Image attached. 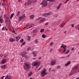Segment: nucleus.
<instances>
[{
  "instance_id": "bf43d9fd",
  "label": "nucleus",
  "mask_w": 79,
  "mask_h": 79,
  "mask_svg": "<svg viewBox=\"0 0 79 79\" xmlns=\"http://www.w3.org/2000/svg\"><path fill=\"white\" fill-rule=\"evenodd\" d=\"M52 71H53V72H55V70L54 69H53L52 70Z\"/></svg>"
},
{
  "instance_id": "5701e85b",
  "label": "nucleus",
  "mask_w": 79,
  "mask_h": 79,
  "mask_svg": "<svg viewBox=\"0 0 79 79\" xmlns=\"http://www.w3.org/2000/svg\"><path fill=\"white\" fill-rule=\"evenodd\" d=\"M19 39H20V37H16V41H18V40H19Z\"/></svg>"
},
{
  "instance_id": "e2e57ef3",
  "label": "nucleus",
  "mask_w": 79,
  "mask_h": 79,
  "mask_svg": "<svg viewBox=\"0 0 79 79\" xmlns=\"http://www.w3.org/2000/svg\"><path fill=\"white\" fill-rule=\"evenodd\" d=\"M5 30H6V31H8V29L6 28V27Z\"/></svg>"
},
{
  "instance_id": "c9c22d12",
  "label": "nucleus",
  "mask_w": 79,
  "mask_h": 79,
  "mask_svg": "<svg viewBox=\"0 0 79 79\" xmlns=\"http://www.w3.org/2000/svg\"><path fill=\"white\" fill-rule=\"evenodd\" d=\"M24 44H25V42H23L22 43V44H21V46L22 47V46H23V45H24Z\"/></svg>"
},
{
  "instance_id": "0eeeda50",
  "label": "nucleus",
  "mask_w": 79,
  "mask_h": 79,
  "mask_svg": "<svg viewBox=\"0 0 79 79\" xmlns=\"http://www.w3.org/2000/svg\"><path fill=\"white\" fill-rule=\"evenodd\" d=\"M38 64H39V63H37V62H34L32 63V66H37V68H38L39 66V65H38Z\"/></svg>"
},
{
  "instance_id": "f3484780",
  "label": "nucleus",
  "mask_w": 79,
  "mask_h": 79,
  "mask_svg": "<svg viewBox=\"0 0 79 79\" xmlns=\"http://www.w3.org/2000/svg\"><path fill=\"white\" fill-rule=\"evenodd\" d=\"M30 3H35L36 2V0H30Z\"/></svg>"
},
{
  "instance_id": "a19ab883",
  "label": "nucleus",
  "mask_w": 79,
  "mask_h": 79,
  "mask_svg": "<svg viewBox=\"0 0 79 79\" xmlns=\"http://www.w3.org/2000/svg\"><path fill=\"white\" fill-rule=\"evenodd\" d=\"M24 40H23V39H21V40H20V42H23V41Z\"/></svg>"
},
{
  "instance_id": "2eb2a0df",
  "label": "nucleus",
  "mask_w": 79,
  "mask_h": 79,
  "mask_svg": "<svg viewBox=\"0 0 79 79\" xmlns=\"http://www.w3.org/2000/svg\"><path fill=\"white\" fill-rule=\"evenodd\" d=\"M62 5V3H60V4L57 7V9L58 10V9H59L60 7Z\"/></svg>"
},
{
  "instance_id": "052dcab7",
  "label": "nucleus",
  "mask_w": 79,
  "mask_h": 79,
  "mask_svg": "<svg viewBox=\"0 0 79 79\" xmlns=\"http://www.w3.org/2000/svg\"><path fill=\"white\" fill-rule=\"evenodd\" d=\"M70 56V54H69L68 56H67V57H69Z\"/></svg>"
},
{
  "instance_id": "c756f323",
  "label": "nucleus",
  "mask_w": 79,
  "mask_h": 79,
  "mask_svg": "<svg viewBox=\"0 0 79 79\" xmlns=\"http://www.w3.org/2000/svg\"><path fill=\"white\" fill-rule=\"evenodd\" d=\"M27 39L28 40H30V36L28 35L27 36Z\"/></svg>"
},
{
  "instance_id": "79ce46f5",
  "label": "nucleus",
  "mask_w": 79,
  "mask_h": 79,
  "mask_svg": "<svg viewBox=\"0 0 79 79\" xmlns=\"http://www.w3.org/2000/svg\"><path fill=\"white\" fill-rule=\"evenodd\" d=\"M38 41L37 40H36L35 41V43H37V42H38Z\"/></svg>"
},
{
  "instance_id": "de8ad7c7",
  "label": "nucleus",
  "mask_w": 79,
  "mask_h": 79,
  "mask_svg": "<svg viewBox=\"0 0 79 79\" xmlns=\"http://www.w3.org/2000/svg\"><path fill=\"white\" fill-rule=\"evenodd\" d=\"M69 0H66V2H64V3H66V2H68Z\"/></svg>"
},
{
  "instance_id": "f03ea898",
  "label": "nucleus",
  "mask_w": 79,
  "mask_h": 79,
  "mask_svg": "<svg viewBox=\"0 0 79 79\" xmlns=\"http://www.w3.org/2000/svg\"><path fill=\"white\" fill-rule=\"evenodd\" d=\"M46 71H47V70L46 69H45L43 70L41 74V75L42 77L47 75V74H48L46 72Z\"/></svg>"
},
{
  "instance_id": "603ef678",
  "label": "nucleus",
  "mask_w": 79,
  "mask_h": 79,
  "mask_svg": "<svg viewBox=\"0 0 79 79\" xmlns=\"http://www.w3.org/2000/svg\"><path fill=\"white\" fill-rule=\"evenodd\" d=\"M1 68L3 69V68L4 69L3 65H2L1 66Z\"/></svg>"
},
{
  "instance_id": "393cba45",
  "label": "nucleus",
  "mask_w": 79,
  "mask_h": 79,
  "mask_svg": "<svg viewBox=\"0 0 79 79\" xmlns=\"http://www.w3.org/2000/svg\"><path fill=\"white\" fill-rule=\"evenodd\" d=\"M46 37V36L45 35L43 34L42 35V37H43V38H45Z\"/></svg>"
},
{
  "instance_id": "39448f33",
  "label": "nucleus",
  "mask_w": 79,
  "mask_h": 79,
  "mask_svg": "<svg viewBox=\"0 0 79 79\" xmlns=\"http://www.w3.org/2000/svg\"><path fill=\"white\" fill-rule=\"evenodd\" d=\"M5 23H6L7 24L9 25L10 24V21L9 19V18L8 17H6L5 19Z\"/></svg>"
},
{
  "instance_id": "9d476101",
  "label": "nucleus",
  "mask_w": 79,
  "mask_h": 79,
  "mask_svg": "<svg viewBox=\"0 0 79 79\" xmlns=\"http://www.w3.org/2000/svg\"><path fill=\"white\" fill-rule=\"evenodd\" d=\"M22 56L23 57H24V58H26L27 59L28 58H29V57L27 55H26L25 54H22Z\"/></svg>"
},
{
  "instance_id": "c85d7f7f",
  "label": "nucleus",
  "mask_w": 79,
  "mask_h": 79,
  "mask_svg": "<svg viewBox=\"0 0 79 79\" xmlns=\"http://www.w3.org/2000/svg\"><path fill=\"white\" fill-rule=\"evenodd\" d=\"M20 13V12L19 11H18L17 14V15H16V16H19V14Z\"/></svg>"
},
{
  "instance_id": "cd10ccee",
  "label": "nucleus",
  "mask_w": 79,
  "mask_h": 79,
  "mask_svg": "<svg viewBox=\"0 0 79 79\" xmlns=\"http://www.w3.org/2000/svg\"><path fill=\"white\" fill-rule=\"evenodd\" d=\"M31 19H33L34 18V15H31L30 16Z\"/></svg>"
},
{
  "instance_id": "338daca9",
  "label": "nucleus",
  "mask_w": 79,
  "mask_h": 79,
  "mask_svg": "<svg viewBox=\"0 0 79 79\" xmlns=\"http://www.w3.org/2000/svg\"><path fill=\"white\" fill-rule=\"evenodd\" d=\"M67 53H68L66 52H65V54H67Z\"/></svg>"
},
{
  "instance_id": "13d9d810",
  "label": "nucleus",
  "mask_w": 79,
  "mask_h": 79,
  "mask_svg": "<svg viewBox=\"0 0 79 79\" xmlns=\"http://www.w3.org/2000/svg\"><path fill=\"white\" fill-rule=\"evenodd\" d=\"M71 26L72 27H74V25L73 24Z\"/></svg>"
},
{
  "instance_id": "4d7b16f0",
  "label": "nucleus",
  "mask_w": 79,
  "mask_h": 79,
  "mask_svg": "<svg viewBox=\"0 0 79 79\" xmlns=\"http://www.w3.org/2000/svg\"><path fill=\"white\" fill-rule=\"evenodd\" d=\"M42 58V57H40V58H39V60H40V59H41Z\"/></svg>"
},
{
  "instance_id": "473e14b6",
  "label": "nucleus",
  "mask_w": 79,
  "mask_h": 79,
  "mask_svg": "<svg viewBox=\"0 0 79 79\" xmlns=\"http://www.w3.org/2000/svg\"><path fill=\"white\" fill-rule=\"evenodd\" d=\"M34 26V24H30V27H33Z\"/></svg>"
},
{
  "instance_id": "412c9836",
  "label": "nucleus",
  "mask_w": 79,
  "mask_h": 79,
  "mask_svg": "<svg viewBox=\"0 0 79 79\" xmlns=\"http://www.w3.org/2000/svg\"><path fill=\"white\" fill-rule=\"evenodd\" d=\"M37 32V30L36 29L32 31V32H33V33H35V32Z\"/></svg>"
},
{
  "instance_id": "5fc2aeb1",
  "label": "nucleus",
  "mask_w": 79,
  "mask_h": 79,
  "mask_svg": "<svg viewBox=\"0 0 79 79\" xmlns=\"http://www.w3.org/2000/svg\"><path fill=\"white\" fill-rule=\"evenodd\" d=\"M48 24V23H47L46 24H45V25L46 26H47Z\"/></svg>"
},
{
  "instance_id": "c03bdc74",
  "label": "nucleus",
  "mask_w": 79,
  "mask_h": 79,
  "mask_svg": "<svg viewBox=\"0 0 79 79\" xmlns=\"http://www.w3.org/2000/svg\"><path fill=\"white\" fill-rule=\"evenodd\" d=\"M66 52L67 53H68L69 52V50L68 49L67 51H66Z\"/></svg>"
},
{
  "instance_id": "aec40b11",
  "label": "nucleus",
  "mask_w": 79,
  "mask_h": 79,
  "mask_svg": "<svg viewBox=\"0 0 79 79\" xmlns=\"http://www.w3.org/2000/svg\"><path fill=\"white\" fill-rule=\"evenodd\" d=\"M65 24H64V23H62V24L60 25V27H63V26H64Z\"/></svg>"
},
{
  "instance_id": "ddd939ff",
  "label": "nucleus",
  "mask_w": 79,
  "mask_h": 79,
  "mask_svg": "<svg viewBox=\"0 0 79 79\" xmlns=\"http://www.w3.org/2000/svg\"><path fill=\"white\" fill-rule=\"evenodd\" d=\"M63 48H64V52H63V53H64V52H65L66 51V46H64L63 47Z\"/></svg>"
},
{
  "instance_id": "8fccbe9b",
  "label": "nucleus",
  "mask_w": 79,
  "mask_h": 79,
  "mask_svg": "<svg viewBox=\"0 0 79 79\" xmlns=\"http://www.w3.org/2000/svg\"><path fill=\"white\" fill-rule=\"evenodd\" d=\"M28 5H30V1H28L27 2Z\"/></svg>"
},
{
  "instance_id": "6e6d98bb",
  "label": "nucleus",
  "mask_w": 79,
  "mask_h": 79,
  "mask_svg": "<svg viewBox=\"0 0 79 79\" xmlns=\"http://www.w3.org/2000/svg\"><path fill=\"white\" fill-rule=\"evenodd\" d=\"M52 44H53V42H52L51 43H50V45L51 46H52Z\"/></svg>"
},
{
  "instance_id": "4468645a",
  "label": "nucleus",
  "mask_w": 79,
  "mask_h": 79,
  "mask_svg": "<svg viewBox=\"0 0 79 79\" xmlns=\"http://www.w3.org/2000/svg\"><path fill=\"white\" fill-rule=\"evenodd\" d=\"M6 62V59H4L2 61V64H4V63Z\"/></svg>"
},
{
  "instance_id": "58836bf2",
  "label": "nucleus",
  "mask_w": 79,
  "mask_h": 79,
  "mask_svg": "<svg viewBox=\"0 0 79 79\" xmlns=\"http://www.w3.org/2000/svg\"><path fill=\"white\" fill-rule=\"evenodd\" d=\"M27 29H29V28H30V25H28L27 26Z\"/></svg>"
},
{
  "instance_id": "69168bd1",
  "label": "nucleus",
  "mask_w": 79,
  "mask_h": 79,
  "mask_svg": "<svg viewBox=\"0 0 79 79\" xmlns=\"http://www.w3.org/2000/svg\"><path fill=\"white\" fill-rule=\"evenodd\" d=\"M52 50V49H50V52H51Z\"/></svg>"
},
{
  "instance_id": "f257e3e1",
  "label": "nucleus",
  "mask_w": 79,
  "mask_h": 79,
  "mask_svg": "<svg viewBox=\"0 0 79 79\" xmlns=\"http://www.w3.org/2000/svg\"><path fill=\"white\" fill-rule=\"evenodd\" d=\"M79 69V65L78 66H76L75 67L73 68L72 72V73H75L76 71H78Z\"/></svg>"
},
{
  "instance_id": "4c0bfd02",
  "label": "nucleus",
  "mask_w": 79,
  "mask_h": 79,
  "mask_svg": "<svg viewBox=\"0 0 79 79\" xmlns=\"http://www.w3.org/2000/svg\"><path fill=\"white\" fill-rule=\"evenodd\" d=\"M12 32H13V33H15V34H16V33L15 32V31H14V30L12 31Z\"/></svg>"
},
{
  "instance_id": "f8f14e48",
  "label": "nucleus",
  "mask_w": 79,
  "mask_h": 79,
  "mask_svg": "<svg viewBox=\"0 0 79 79\" xmlns=\"http://www.w3.org/2000/svg\"><path fill=\"white\" fill-rule=\"evenodd\" d=\"M3 18L2 17L0 18V23H3Z\"/></svg>"
},
{
  "instance_id": "e433bc0d",
  "label": "nucleus",
  "mask_w": 79,
  "mask_h": 79,
  "mask_svg": "<svg viewBox=\"0 0 79 79\" xmlns=\"http://www.w3.org/2000/svg\"><path fill=\"white\" fill-rule=\"evenodd\" d=\"M42 67H40L38 69V71H39V70H40V69H42Z\"/></svg>"
},
{
  "instance_id": "1a4fd4ad",
  "label": "nucleus",
  "mask_w": 79,
  "mask_h": 79,
  "mask_svg": "<svg viewBox=\"0 0 79 79\" xmlns=\"http://www.w3.org/2000/svg\"><path fill=\"white\" fill-rule=\"evenodd\" d=\"M24 17H25V15H22V16H20L19 18V21H21L22 19H24Z\"/></svg>"
},
{
  "instance_id": "09e8293b",
  "label": "nucleus",
  "mask_w": 79,
  "mask_h": 79,
  "mask_svg": "<svg viewBox=\"0 0 79 79\" xmlns=\"http://www.w3.org/2000/svg\"><path fill=\"white\" fill-rule=\"evenodd\" d=\"M6 16V15L5 14L4 16V18H5Z\"/></svg>"
},
{
  "instance_id": "bb28decb",
  "label": "nucleus",
  "mask_w": 79,
  "mask_h": 79,
  "mask_svg": "<svg viewBox=\"0 0 79 79\" xmlns=\"http://www.w3.org/2000/svg\"><path fill=\"white\" fill-rule=\"evenodd\" d=\"M47 14L48 15H48H50L52 14V12H49L47 13Z\"/></svg>"
},
{
  "instance_id": "0e129e2a",
  "label": "nucleus",
  "mask_w": 79,
  "mask_h": 79,
  "mask_svg": "<svg viewBox=\"0 0 79 79\" xmlns=\"http://www.w3.org/2000/svg\"><path fill=\"white\" fill-rule=\"evenodd\" d=\"M51 68H50L49 69V71H51Z\"/></svg>"
},
{
  "instance_id": "37998d69",
  "label": "nucleus",
  "mask_w": 79,
  "mask_h": 79,
  "mask_svg": "<svg viewBox=\"0 0 79 79\" xmlns=\"http://www.w3.org/2000/svg\"><path fill=\"white\" fill-rule=\"evenodd\" d=\"M3 5H4V6H7V4H5V3H4Z\"/></svg>"
},
{
  "instance_id": "a878e982",
  "label": "nucleus",
  "mask_w": 79,
  "mask_h": 79,
  "mask_svg": "<svg viewBox=\"0 0 79 79\" xmlns=\"http://www.w3.org/2000/svg\"><path fill=\"white\" fill-rule=\"evenodd\" d=\"M75 29H77V30H79V29H78V28H79V25L76 26L75 27Z\"/></svg>"
},
{
  "instance_id": "2f4dec72",
  "label": "nucleus",
  "mask_w": 79,
  "mask_h": 79,
  "mask_svg": "<svg viewBox=\"0 0 79 79\" xmlns=\"http://www.w3.org/2000/svg\"><path fill=\"white\" fill-rule=\"evenodd\" d=\"M44 29H41L40 30V32H44Z\"/></svg>"
},
{
  "instance_id": "6ab92c4d",
  "label": "nucleus",
  "mask_w": 79,
  "mask_h": 79,
  "mask_svg": "<svg viewBox=\"0 0 79 79\" xmlns=\"http://www.w3.org/2000/svg\"><path fill=\"white\" fill-rule=\"evenodd\" d=\"M43 16H48V15L47 14V13H44L43 14Z\"/></svg>"
},
{
  "instance_id": "ea45409f",
  "label": "nucleus",
  "mask_w": 79,
  "mask_h": 79,
  "mask_svg": "<svg viewBox=\"0 0 79 79\" xmlns=\"http://www.w3.org/2000/svg\"><path fill=\"white\" fill-rule=\"evenodd\" d=\"M60 68V66H57L56 67V69H59V68Z\"/></svg>"
},
{
  "instance_id": "3c124183",
  "label": "nucleus",
  "mask_w": 79,
  "mask_h": 79,
  "mask_svg": "<svg viewBox=\"0 0 79 79\" xmlns=\"http://www.w3.org/2000/svg\"><path fill=\"white\" fill-rule=\"evenodd\" d=\"M3 56V54H1L0 55V56L2 57Z\"/></svg>"
},
{
  "instance_id": "423d86ee",
  "label": "nucleus",
  "mask_w": 79,
  "mask_h": 79,
  "mask_svg": "<svg viewBox=\"0 0 79 79\" xmlns=\"http://www.w3.org/2000/svg\"><path fill=\"white\" fill-rule=\"evenodd\" d=\"M38 20H39V23H43L45 19L42 18H40L38 19Z\"/></svg>"
},
{
  "instance_id": "680f3d73",
  "label": "nucleus",
  "mask_w": 79,
  "mask_h": 79,
  "mask_svg": "<svg viewBox=\"0 0 79 79\" xmlns=\"http://www.w3.org/2000/svg\"><path fill=\"white\" fill-rule=\"evenodd\" d=\"M30 50V48H28L27 49V50H28V51Z\"/></svg>"
},
{
  "instance_id": "72a5a7b5",
  "label": "nucleus",
  "mask_w": 79,
  "mask_h": 79,
  "mask_svg": "<svg viewBox=\"0 0 79 79\" xmlns=\"http://www.w3.org/2000/svg\"><path fill=\"white\" fill-rule=\"evenodd\" d=\"M54 1L55 0H49V2H54Z\"/></svg>"
},
{
  "instance_id": "7ed1b4c3",
  "label": "nucleus",
  "mask_w": 79,
  "mask_h": 79,
  "mask_svg": "<svg viewBox=\"0 0 79 79\" xmlns=\"http://www.w3.org/2000/svg\"><path fill=\"white\" fill-rule=\"evenodd\" d=\"M30 68V64H29L26 63L24 65V69H28Z\"/></svg>"
},
{
  "instance_id": "a211bd4d",
  "label": "nucleus",
  "mask_w": 79,
  "mask_h": 79,
  "mask_svg": "<svg viewBox=\"0 0 79 79\" xmlns=\"http://www.w3.org/2000/svg\"><path fill=\"white\" fill-rule=\"evenodd\" d=\"M11 79V77H10L8 76H6L5 78V79Z\"/></svg>"
},
{
  "instance_id": "4be33fe9",
  "label": "nucleus",
  "mask_w": 79,
  "mask_h": 79,
  "mask_svg": "<svg viewBox=\"0 0 79 79\" xmlns=\"http://www.w3.org/2000/svg\"><path fill=\"white\" fill-rule=\"evenodd\" d=\"M32 53L34 55V56H37V53H35L33 51Z\"/></svg>"
},
{
  "instance_id": "20e7f679",
  "label": "nucleus",
  "mask_w": 79,
  "mask_h": 79,
  "mask_svg": "<svg viewBox=\"0 0 79 79\" xmlns=\"http://www.w3.org/2000/svg\"><path fill=\"white\" fill-rule=\"evenodd\" d=\"M41 5H42L43 6H46L47 5V2L45 0H44L41 3Z\"/></svg>"
},
{
  "instance_id": "864d4df0",
  "label": "nucleus",
  "mask_w": 79,
  "mask_h": 79,
  "mask_svg": "<svg viewBox=\"0 0 79 79\" xmlns=\"http://www.w3.org/2000/svg\"><path fill=\"white\" fill-rule=\"evenodd\" d=\"M64 46L63 44H62V45L60 46L61 48H63Z\"/></svg>"
},
{
  "instance_id": "b1692460",
  "label": "nucleus",
  "mask_w": 79,
  "mask_h": 79,
  "mask_svg": "<svg viewBox=\"0 0 79 79\" xmlns=\"http://www.w3.org/2000/svg\"><path fill=\"white\" fill-rule=\"evenodd\" d=\"M14 16V13H12L10 15V19H11Z\"/></svg>"
},
{
  "instance_id": "6e6552de",
  "label": "nucleus",
  "mask_w": 79,
  "mask_h": 79,
  "mask_svg": "<svg viewBox=\"0 0 79 79\" xmlns=\"http://www.w3.org/2000/svg\"><path fill=\"white\" fill-rule=\"evenodd\" d=\"M56 60H54L51 62V66H53V65L56 64Z\"/></svg>"
},
{
  "instance_id": "f704fd0d",
  "label": "nucleus",
  "mask_w": 79,
  "mask_h": 79,
  "mask_svg": "<svg viewBox=\"0 0 79 79\" xmlns=\"http://www.w3.org/2000/svg\"><path fill=\"white\" fill-rule=\"evenodd\" d=\"M6 27H3L2 28V30H5L6 29Z\"/></svg>"
},
{
  "instance_id": "49530a36",
  "label": "nucleus",
  "mask_w": 79,
  "mask_h": 79,
  "mask_svg": "<svg viewBox=\"0 0 79 79\" xmlns=\"http://www.w3.org/2000/svg\"><path fill=\"white\" fill-rule=\"evenodd\" d=\"M32 72H30V76H31V75H32Z\"/></svg>"
},
{
  "instance_id": "9b49d317",
  "label": "nucleus",
  "mask_w": 79,
  "mask_h": 79,
  "mask_svg": "<svg viewBox=\"0 0 79 79\" xmlns=\"http://www.w3.org/2000/svg\"><path fill=\"white\" fill-rule=\"evenodd\" d=\"M9 40H10V42H13L15 41V39L11 38H9Z\"/></svg>"
},
{
  "instance_id": "774afa93",
  "label": "nucleus",
  "mask_w": 79,
  "mask_h": 79,
  "mask_svg": "<svg viewBox=\"0 0 79 79\" xmlns=\"http://www.w3.org/2000/svg\"><path fill=\"white\" fill-rule=\"evenodd\" d=\"M76 79H79V77L77 78Z\"/></svg>"
},
{
  "instance_id": "7c9ffc66",
  "label": "nucleus",
  "mask_w": 79,
  "mask_h": 79,
  "mask_svg": "<svg viewBox=\"0 0 79 79\" xmlns=\"http://www.w3.org/2000/svg\"><path fill=\"white\" fill-rule=\"evenodd\" d=\"M3 67L4 69H6L7 68V67H6V65H3Z\"/></svg>"
},
{
  "instance_id": "a18cd8bd",
  "label": "nucleus",
  "mask_w": 79,
  "mask_h": 79,
  "mask_svg": "<svg viewBox=\"0 0 79 79\" xmlns=\"http://www.w3.org/2000/svg\"><path fill=\"white\" fill-rule=\"evenodd\" d=\"M24 54L25 55L26 54V52H23V53L22 54V55H24Z\"/></svg>"
},
{
  "instance_id": "dca6fc26",
  "label": "nucleus",
  "mask_w": 79,
  "mask_h": 79,
  "mask_svg": "<svg viewBox=\"0 0 79 79\" xmlns=\"http://www.w3.org/2000/svg\"><path fill=\"white\" fill-rule=\"evenodd\" d=\"M70 63L71 62H70V61H69L66 64H65V66H67L69 65V64H70Z\"/></svg>"
}]
</instances>
